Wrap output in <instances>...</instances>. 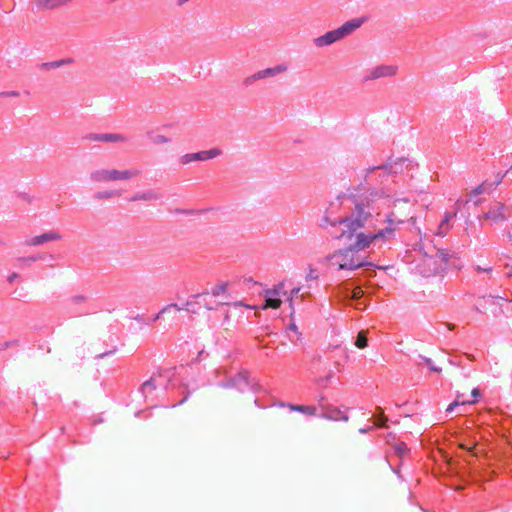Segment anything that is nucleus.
I'll use <instances>...</instances> for the list:
<instances>
[{
  "instance_id": "1",
  "label": "nucleus",
  "mask_w": 512,
  "mask_h": 512,
  "mask_svg": "<svg viewBox=\"0 0 512 512\" xmlns=\"http://www.w3.org/2000/svg\"><path fill=\"white\" fill-rule=\"evenodd\" d=\"M359 191V186L349 187L347 193L342 196L348 197L354 205L350 215L337 219L332 218L326 212L322 217L321 227H339L340 232L336 235V238L339 240L348 242L357 239L359 234H367L362 229L373 227V222L380 216V213L376 211L373 205L376 192L368 190L363 194H359Z\"/></svg>"
},
{
  "instance_id": "2",
  "label": "nucleus",
  "mask_w": 512,
  "mask_h": 512,
  "mask_svg": "<svg viewBox=\"0 0 512 512\" xmlns=\"http://www.w3.org/2000/svg\"><path fill=\"white\" fill-rule=\"evenodd\" d=\"M385 221L388 224L387 227L379 229L374 233L359 234L357 239H353V243L348 247L337 249L329 254L326 257L329 266L337 270L353 271L366 265H371L365 262L357 253L369 248L374 242H386L393 236L396 229L395 225L402 223V221L397 220L394 212H390L386 216Z\"/></svg>"
},
{
  "instance_id": "3",
  "label": "nucleus",
  "mask_w": 512,
  "mask_h": 512,
  "mask_svg": "<svg viewBox=\"0 0 512 512\" xmlns=\"http://www.w3.org/2000/svg\"><path fill=\"white\" fill-rule=\"evenodd\" d=\"M454 257L455 254L450 250L433 247L429 252L424 253L419 265V272L424 277L443 274Z\"/></svg>"
},
{
  "instance_id": "4",
  "label": "nucleus",
  "mask_w": 512,
  "mask_h": 512,
  "mask_svg": "<svg viewBox=\"0 0 512 512\" xmlns=\"http://www.w3.org/2000/svg\"><path fill=\"white\" fill-rule=\"evenodd\" d=\"M362 23L363 21L361 19H352L350 21H347L341 27L315 38L313 40V43L315 44L316 47H324L331 45L353 33L362 25Z\"/></svg>"
},
{
  "instance_id": "5",
  "label": "nucleus",
  "mask_w": 512,
  "mask_h": 512,
  "mask_svg": "<svg viewBox=\"0 0 512 512\" xmlns=\"http://www.w3.org/2000/svg\"><path fill=\"white\" fill-rule=\"evenodd\" d=\"M141 174V171L138 169H127V170H117V169H100L91 174V178L96 182H111V181H119V180H129L131 178L137 177Z\"/></svg>"
},
{
  "instance_id": "6",
  "label": "nucleus",
  "mask_w": 512,
  "mask_h": 512,
  "mask_svg": "<svg viewBox=\"0 0 512 512\" xmlns=\"http://www.w3.org/2000/svg\"><path fill=\"white\" fill-rule=\"evenodd\" d=\"M195 304H199L196 301H187L185 303V307H179L176 304H170L165 306L161 311H159L154 318L152 319L153 322L159 320L162 317H166L168 320H173L176 316V314L182 310L190 311L192 313H196L197 310L194 308Z\"/></svg>"
},
{
  "instance_id": "7",
  "label": "nucleus",
  "mask_w": 512,
  "mask_h": 512,
  "mask_svg": "<svg viewBox=\"0 0 512 512\" xmlns=\"http://www.w3.org/2000/svg\"><path fill=\"white\" fill-rule=\"evenodd\" d=\"M287 69H288V67L286 65L280 64V65H277L272 68L260 70L256 73L250 75L249 77L245 78L243 83H244V85L249 86L255 81H258V80H261L264 78H268V77H274L280 73H284L287 71Z\"/></svg>"
},
{
  "instance_id": "8",
  "label": "nucleus",
  "mask_w": 512,
  "mask_h": 512,
  "mask_svg": "<svg viewBox=\"0 0 512 512\" xmlns=\"http://www.w3.org/2000/svg\"><path fill=\"white\" fill-rule=\"evenodd\" d=\"M222 154L221 149L213 148L206 151L196 152V153H188L181 157L180 162L182 164H188L194 161H206L215 157H218Z\"/></svg>"
},
{
  "instance_id": "9",
  "label": "nucleus",
  "mask_w": 512,
  "mask_h": 512,
  "mask_svg": "<svg viewBox=\"0 0 512 512\" xmlns=\"http://www.w3.org/2000/svg\"><path fill=\"white\" fill-rule=\"evenodd\" d=\"M405 159H392L389 158L383 165L369 167L365 170V177H367L370 173L374 172L377 169L385 170L388 174H396L402 171L403 163Z\"/></svg>"
},
{
  "instance_id": "10",
  "label": "nucleus",
  "mask_w": 512,
  "mask_h": 512,
  "mask_svg": "<svg viewBox=\"0 0 512 512\" xmlns=\"http://www.w3.org/2000/svg\"><path fill=\"white\" fill-rule=\"evenodd\" d=\"M484 218L494 223L502 222L507 219V207L502 202L493 203L489 210L484 214Z\"/></svg>"
},
{
  "instance_id": "11",
  "label": "nucleus",
  "mask_w": 512,
  "mask_h": 512,
  "mask_svg": "<svg viewBox=\"0 0 512 512\" xmlns=\"http://www.w3.org/2000/svg\"><path fill=\"white\" fill-rule=\"evenodd\" d=\"M282 287L283 284L281 283L276 288L265 291V304L262 307L263 309L280 308L282 300L278 296L280 295V290L282 289Z\"/></svg>"
},
{
  "instance_id": "12",
  "label": "nucleus",
  "mask_w": 512,
  "mask_h": 512,
  "mask_svg": "<svg viewBox=\"0 0 512 512\" xmlns=\"http://www.w3.org/2000/svg\"><path fill=\"white\" fill-rule=\"evenodd\" d=\"M398 67L396 65H379L370 71L369 79H378L382 77H393L397 75Z\"/></svg>"
},
{
  "instance_id": "13",
  "label": "nucleus",
  "mask_w": 512,
  "mask_h": 512,
  "mask_svg": "<svg viewBox=\"0 0 512 512\" xmlns=\"http://www.w3.org/2000/svg\"><path fill=\"white\" fill-rule=\"evenodd\" d=\"M62 236L56 231H48L38 236H34L26 241L27 245L38 246L48 241L60 240Z\"/></svg>"
},
{
  "instance_id": "14",
  "label": "nucleus",
  "mask_w": 512,
  "mask_h": 512,
  "mask_svg": "<svg viewBox=\"0 0 512 512\" xmlns=\"http://www.w3.org/2000/svg\"><path fill=\"white\" fill-rule=\"evenodd\" d=\"M95 141L102 142H127L128 138L122 134L117 133H106V134H96L92 137Z\"/></svg>"
},
{
  "instance_id": "15",
  "label": "nucleus",
  "mask_w": 512,
  "mask_h": 512,
  "mask_svg": "<svg viewBox=\"0 0 512 512\" xmlns=\"http://www.w3.org/2000/svg\"><path fill=\"white\" fill-rule=\"evenodd\" d=\"M455 216H456V212L453 213V214L447 213L444 216V218L441 221V223L439 224L437 230L435 231V235L441 236V237L445 236L449 232V230L451 228L450 220L453 219Z\"/></svg>"
},
{
  "instance_id": "16",
  "label": "nucleus",
  "mask_w": 512,
  "mask_h": 512,
  "mask_svg": "<svg viewBox=\"0 0 512 512\" xmlns=\"http://www.w3.org/2000/svg\"><path fill=\"white\" fill-rule=\"evenodd\" d=\"M322 417L333 421L342 420L346 422L349 420V416L337 408L331 409L329 412L324 413Z\"/></svg>"
},
{
  "instance_id": "17",
  "label": "nucleus",
  "mask_w": 512,
  "mask_h": 512,
  "mask_svg": "<svg viewBox=\"0 0 512 512\" xmlns=\"http://www.w3.org/2000/svg\"><path fill=\"white\" fill-rule=\"evenodd\" d=\"M160 196L154 191H147L142 193H136L134 194L129 201L135 202V201H152L159 199Z\"/></svg>"
},
{
  "instance_id": "18",
  "label": "nucleus",
  "mask_w": 512,
  "mask_h": 512,
  "mask_svg": "<svg viewBox=\"0 0 512 512\" xmlns=\"http://www.w3.org/2000/svg\"><path fill=\"white\" fill-rule=\"evenodd\" d=\"M474 270L478 274L485 273L488 276V278H491L493 274V267L488 262L485 261H481L478 264H476L474 266Z\"/></svg>"
},
{
  "instance_id": "19",
  "label": "nucleus",
  "mask_w": 512,
  "mask_h": 512,
  "mask_svg": "<svg viewBox=\"0 0 512 512\" xmlns=\"http://www.w3.org/2000/svg\"><path fill=\"white\" fill-rule=\"evenodd\" d=\"M291 410L298 411L310 416H314L316 414V407L312 405H290Z\"/></svg>"
},
{
  "instance_id": "20",
  "label": "nucleus",
  "mask_w": 512,
  "mask_h": 512,
  "mask_svg": "<svg viewBox=\"0 0 512 512\" xmlns=\"http://www.w3.org/2000/svg\"><path fill=\"white\" fill-rule=\"evenodd\" d=\"M368 345V338L365 331H360L356 337L355 346L359 349H364Z\"/></svg>"
},
{
  "instance_id": "21",
  "label": "nucleus",
  "mask_w": 512,
  "mask_h": 512,
  "mask_svg": "<svg viewBox=\"0 0 512 512\" xmlns=\"http://www.w3.org/2000/svg\"><path fill=\"white\" fill-rule=\"evenodd\" d=\"M121 196V192L118 190H110V191H100L96 194V198L103 200V199H109L113 197H119Z\"/></svg>"
},
{
  "instance_id": "22",
  "label": "nucleus",
  "mask_w": 512,
  "mask_h": 512,
  "mask_svg": "<svg viewBox=\"0 0 512 512\" xmlns=\"http://www.w3.org/2000/svg\"><path fill=\"white\" fill-rule=\"evenodd\" d=\"M475 401H465V400H462V395L461 394H458L455 401L453 403H451L450 405H448L446 411L447 412H451L454 410L455 407L459 406V405H465V404H474Z\"/></svg>"
},
{
  "instance_id": "23",
  "label": "nucleus",
  "mask_w": 512,
  "mask_h": 512,
  "mask_svg": "<svg viewBox=\"0 0 512 512\" xmlns=\"http://www.w3.org/2000/svg\"><path fill=\"white\" fill-rule=\"evenodd\" d=\"M228 284L227 283H218L215 285V287L211 290V294L214 297H218L220 295H224L227 292Z\"/></svg>"
},
{
  "instance_id": "24",
  "label": "nucleus",
  "mask_w": 512,
  "mask_h": 512,
  "mask_svg": "<svg viewBox=\"0 0 512 512\" xmlns=\"http://www.w3.org/2000/svg\"><path fill=\"white\" fill-rule=\"evenodd\" d=\"M486 190L485 188V185L484 184H481L479 185L478 187H476L474 190L471 191V193L468 195V199H467V202L468 201H471L473 196H477L479 194H482L484 193Z\"/></svg>"
},
{
  "instance_id": "25",
  "label": "nucleus",
  "mask_w": 512,
  "mask_h": 512,
  "mask_svg": "<svg viewBox=\"0 0 512 512\" xmlns=\"http://www.w3.org/2000/svg\"><path fill=\"white\" fill-rule=\"evenodd\" d=\"M152 141L154 144H166L169 142V138L166 137L165 135H162V134H158V135H155L153 138H152Z\"/></svg>"
},
{
  "instance_id": "26",
  "label": "nucleus",
  "mask_w": 512,
  "mask_h": 512,
  "mask_svg": "<svg viewBox=\"0 0 512 512\" xmlns=\"http://www.w3.org/2000/svg\"><path fill=\"white\" fill-rule=\"evenodd\" d=\"M37 257L30 256V257H19L17 261L22 265H30L32 262L36 261Z\"/></svg>"
},
{
  "instance_id": "27",
  "label": "nucleus",
  "mask_w": 512,
  "mask_h": 512,
  "mask_svg": "<svg viewBox=\"0 0 512 512\" xmlns=\"http://www.w3.org/2000/svg\"><path fill=\"white\" fill-rule=\"evenodd\" d=\"M318 272H317V269L313 268V267H309V271L307 273V276H306V279L307 280H316L318 279Z\"/></svg>"
},
{
  "instance_id": "28",
  "label": "nucleus",
  "mask_w": 512,
  "mask_h": 512,
  "mask_svg": "<svg viewBox=\"0 0 512 512\" xmlns=\"http://www.w3.org/2000/svg\"><path fill=\"white\" fill-rule=\"evenodd\" d=\"M477 446V442H474L473 444L471 445H468V444H465V443H460L459 444V447L461 449H464V450H467L468 452H473L474 448Z\"/></svg>"
},
{
  "instance_id": "29",
  "label": "nucleus",
  "mask_w": 512,
  "mask_h": 512,
  "mask_svg": "<svg viewBox=\"0 0 512 512\" xmlns=\"http://www.w3.org/2000/svg\"><path fill=\"white\" fill-rule=\"evenodd\" d=\"M300 291V288L297 287V288H294L292 291H291V295L290 297L288 298V301H289V304H290V307L293 309V297L295 295H297Z\"/></svg>"
},
{
  "instance_id": "30",
  "label": "nucleus",
  "mask_w": 512,
  "mask_h": 512,
  "mask_svg": "<svg viewBox=\"0 0 512 512\" xmlns=\"http://www.w3.org/2000/svg\"><path fill=\"white\" fill-rule=\"evenodd\" d=\"M363 295V291L360 287H356L353 290L352 298L353 299H359Z\"/></svg>"
},
{
  "instance_id": "31",
  "label": "nucleus",
  "mask_w": 512,
  "mask_h": 512,
  "mask_svg": "<svg viewBox=\"0 0 512 512\" xmlns=\"http://www.w3.org/2000/svg\"><path fill=\"white\" fill-rule=\"evenodd\" d=\"M505 269L507 270L506 272V276L508 278H511L512 277V263L511 264H505Z\"/></svg>"
},
{
  "instance_id": "32",
  "label": "nucleus",
  "mask_w": 512,
  "mask_h": 512,
  "mask_svg": "<svg viewBox=\"0 0 512 512\" xmlns=\"http://www.w3.org/2000/svg\"><path fill=\"white\" fill-rule=\"evenodd\" d=\"M426 362H427V365L430 367V369L432 371H435V372H440L441 371V369L435 367V365L432 364L431 360L428 359V360H426Z\"/></svg>"
},
{
  "instance_id": "33",
  "label": "nucleus",
  "mask_w": 512,
  "mask_h": 512,
  "mask_svg": "<svg viewBox=\"0 0 512 512\" xmlns=\"http://www.w3.org/2000/svg\"><path fill=\"white\" fill-rule=\"evenodd\" d=\"M3 96H10V97H18L19 93L17 91H10L2 93Z\"/></svg>"
},
{
  "instance_id": "34",
  "label": "nucleus",
  "mask_w": 512,
  "mask_h": 512,
  "mask_svg": "<svg viewBox=\"0 0 512 512\" xmlns=\"http://www.w3.org/2000/svg\"><path fill=\"white\" fill-rule=\"evenodd\" d=\"M19 277V274L18 273H11L9 276H8V281L9 282H13L15 279H17Z\"/></svg>"
},
{
  "instance_id": "35",
  "label": "nucleus",
  "mask_w": 512,
  "mask_h": 512,
  "mask_svg": "<svg viewBox=\"0 0 512 512\" xmlns=\"http://www.w3.org/2000/svg\"><path fill=\"white\" fill-rule=\"evenodd\" d=\"M403 202L404 204L408 203L407 199H396L393 201V206L396 207L398 203Z\"/></svg>"
},
{
  "instance_id": "36",
  "label": "nucleus",
  "mask_w": 512,
  "mask_h": 512,
  "mask_svg": "<svg viewBox=\"0 0 512 512\" xmlns=\"http://www.w3.org/2000/svg\"><path fill=\"white\" fill-rule=\"evenodd\" d=\"M471 395H472L473 397H479V396H480V391H479V389H478V388H474V389H472V391H471Z\"/></svg>"
},
{
  "instance_id": "37",
  "label": "nucleus",
  "mask_w": 512,
  "mask_h": 512,
  "mask_svg": "<svg viewBox=\"0 0 512 512\" xmlns=\"http://www.w3.org/2000/svg\"><path fill=\"white\" fill-rule=\"evenodd\" d=\"M386 421H387V418L382 416L381 419L379 420V422L377 423V425L381 426V427H384Z\"/></svg>"
},
{
  "instance_id": "38",
  "label": "nucleus",
  "mask_w": 512,
  "mask_h": 512,
  "mask_svg": "<svg viewBox=\"0 0 512 512\" xmlns=\"http://www.w3.org/2000/svg\"><path fill=\"white\" fill-rule=\"evenodd\" d=\"M202 296H205V293H202V295H196V296H195V299H199V298H201ZM195 301L197 302V300H195ZM198 303H199L198 305H200V304H201V302H200V301H198ZM196 305H197V304H195V305H194V307H195Z\"/></svg>"
},
{
  "instance_id": "39",
  "label": "nucleus",
  "mask_w": 512,
  "mask_h": 512,
  "mask_svg": "<svg viewBox=\"0 0 512 512\" xmlns=\"http://www.w3.org/2000/svg\"><path fill=\"white\" fill-rule=\"evenodd\" d=\"M48 65L51 66V67H58L60 65V63L59 62H54V63H49Z\"/></svg>"
},
{
  "instance_id": "40",
  "label": "nucleus",
  "mask_w": 512,
  "mask_h": 512,
  "mask_svg": "<svg viewBox=\"0 0 512 512\" xmlns=\"http://www.w3.org/2000/svg\"><path fill=\"white\" fill-rule=\"evenodd\" d=\"M290 328H291L292 330H294V331H296V330H297V327H296V325H295V324H292V325L290 326Z\"/></svg>"
},
{
  "instance_id": "41",
  "label": "nucleus",
  "mask_w": 512,
  "mask_h": 512,
  "mask_svg": "<svg viewBox=\"0 0 512 512\" xmlns=\"http://www.w3.org/2000/svg\"><path fill=\"white\" fill-rule=\"evenodd\" d=\"M369 430H370V428H368V429H360V432H361V433H366V432H368Z\"/></svg>"
},
{
  "instance_id": "42",
  "label": "nucleus",
  "mask_w": 512,
  "mask_h": 512,
  "mask_svg": "<svg viewBox=\"0 0 512 512\" xmlns=\"http://www.w3.org/2000/svg\"><path fill=\"white\" fill-rule=\"evenodd\" d=\"M203 306H204L206 309H210V307L207 305V303H203Z\"/></svg>"
}]
</instances>
